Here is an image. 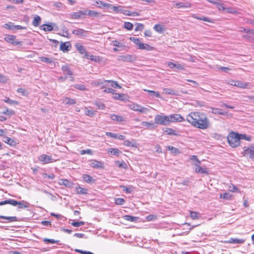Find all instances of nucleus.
Returning <instances> with one entry per match:
<instances>
[{
    "instance_id": "nucleus-1",
    "label": "nucleus",
    "mask_w": 254,
    "mask_h": 254,
    "mask_svg": "<svg viewBox=\"0 0 254 254\" xmlns=\"http://www.w3.org/2000/svg\"><path fill=\"white\" fill-rule=\"evenodd\" d=\"M186 120L193 127L201 129H206L210 125L209 120L206 115L199 112H190L187 116Z\"/></svg>"
},
{
    "instance_id": "nucleus-2",
    "label": "nucleus",
    "mask_w": 254,
    "mask_h": 254,
    "mask_svg": "<svg viewBox=\"0 0 254 254\" xmlns=\"http://www.w3.org/2000/svg\"><path fill=\"white\" fill-rule=\"evenodd\" d=\"M227 140L229 144L232 147L235 148L240 145V138L238 133L230 132L228 135Z\"/></svg>"
},
{
    "instance_id": "nucleus-3",
    "label": "nucleus",
    "mask_w": 254,
    "mask_h": 254,
    "mask_svg": "<svg viewBox=\"0 0 254 254\" xmlns=\"http://www.w3.org/2000/svg\"><path fill=\"white\" fill-rule=\"evenodd\" d=\"M155 124L162 126H168L170 125L169 118L168 116L157 115L154 118Z\"/></svg>"
},
{
    "instance_id": "nucleus-4",
    "label": "nucleus",
    "mask_w": 254,
    "mask_h": 254,
    "mask_svg": "<svg viewBox=\"0 0 254 254\" xmlns=\"http://www.w3.org/2000/svg\"><path fill=\"white\" fill-rule=\"evenodd\" d=\"M244 156H246L249 158L254 159V146L251 145L248 147L245 146L243 148Z\"/></svg>"
},
{
    "instance_id": "nucleus-5",
    "label": "nucleus",
    "mask_w": 254,
    "mask_h": 254,
    "mask_svg": "<svg viewBox=\"0 0 254 254\" xmlns=\"http://www.w3.org/2000/svg\"><path fill=\"white\" fill-rule=\"evenodd\" d=\"M129 107L131 110L140 113H147L149 111V109L148 108L137 104H131L129 105Z\"/></svg>"
},
{
    "instance_id": "nucleus-6",
    "label": "nucleus",
    "mask_w": 254,
    "mask_h": 254,
    "mask_svg": "<svg viewBox=\"0 0 254 254\" xmlns=\"http://www.w3.org/2000/svg\"><path fill=\"white\" fill-rule=\"evenodd\" d=\"M136 59V57L134 55H121L118 57L119 61L126 62H133L135 61Z\"/></svg>"
},
{
    "instance_id": "nucleus-7",
    "label": "nucleus",
    "mask_w": 254,
    "mask_h": 254,
    "mask_svg": "<svg viewBox=\"0 0 254 254\" xmlns=\"http://www.w3.org/2000/svg\"><path fill=\"white\" fill-rule=\"evenodd\" d=\"M86 16V9L79 10L77 12H73L71 14V17L72 19H81L85 17Z\"/></svg>"
},
{
    "instance_id": "nucleus-8",
    "label": "nucleus",
    "mask_w": 254,
    "mask_h": 254,
    "mask_svg": "<svg viewBox=\"0 0 254 254\" xmlns=\"http://www.w3.org/2000/svg\"><path fill=\"white\" fill-rule=\"evenodd\" d=\"M4 40L8 43L13 45H21L22 42L18 41L16 39V37L14 35H8L4 37Z\"/></svg>"
},
{
    "instance_id": "nucleus-9",
    "label": "nucleus",
    "mask_w": 254,
    "mask_h": 254,
    "mask_svg": "<svg viewBox=\"0 0 254 254\" xmlns=\"http://www.w3.org/2000/svg\"><path fill=\"white\" fill-rule=\"evenodd\" d=\"M169 118V123L174 122H184L185 119L180 115L178 114H172L168 116Z\"/></svg>"
},
{
    "instance_id": "nucleus-10",
    "label": "nucleus",
    "mask_w": 254,
    "mask_h": 254,
    "mask_svg": "<svg viewBox=\"0 0 254 254\" xmlns=\"http://www.w3.org/2000/svg\"><path fill=\"white\" fill-rule=\"evenodd\" d=\"M38 159L40 161L43 162L44 164H47L55 161V160L52 158L51 156L44 154L41 155L39 157Z\"/></svg>"
},
{
    "instance_id": "nucleus-11",
    "label": "nucleus",
    "mask_w": 254,
    "mask_h": 254,
    "mask_svg": "<svg viewBox=\"0 0 254 254\" xmlns=\"http://www.w3.org/2000/svg\"><path fill=\"white\" fill-rule=\"evenodd\" d=\"M235 83L234 84V86L243 89H250L251 88V85L249 82H243L241 81L236 80Z\"/></svg>"
},
{
    "instance_id": "nucleus-12",
    "label": "nucleus",
    "mask_w": 254,
    "mask_h": 254,
    "mask_svg": "<svg viewBox=\"0 0 254 254\" xmlns=\"http://www.w3.org/2000/svg\"><path fill=\"white\" fill-rule=\"evenodd\" d=\"M62 69L63 70V73L64 75H70V77L71 78V81L73 80V78L72 77V75H73V72L70 69V68L68 64H65V65H63L62 67Z\"/></svg>"
},
{
    "instance_id": "nucleus-13",
    "label": "nucleus",
    "mask_w": 254,
    "mask_h": 254,
    "mask_svg": "<svg viewBox=\"0 0 254 254\" xmlns=\"http://www.w3.org/2000/svg\"><path fill=\"white\" fill-rule=\"evenodd\" d=\"M100 84H105V85H110L111 86H112L114 88H121V86L120 85H119L117 82L116 81H114L113 80H105L104 81V82H98V85H100Z\"/></svg>"
},
{
    "instance_id": "nucleus-14",
    "label": "nucleus",
    "mask_w": 254,
    "mask_h": 254,
    "mask_svg": "<svg viewBox=\"0 0 254 254\" xmlns=\"http://www.w3.org/2000/svg\"><path fill=\"white\" fill-rule=\"evenodd\" d=\"M90 166L94 168H103V163L96 160H92L90 161Z\"/></svg>"
},
{
    "instance_id": "nucleus-15",
    "label": "nucleus",
    "mask_w": 254,
    "mask_h": 254,
    "mask_svg": "<svg viewBox=\"0 0 254 254\" xmlns=\"http://www.w3.org/2000/svg\"><path fill=\"white\" fill-rule=\"evenodd\" d=\"M111 119L114 121L118 123H122L126 121L125 118L121 116H119L116 114H110Z\"/></svg>"
},
{
    "instance_id": "nucleus-16",
    "label": "nucleus",
    "mask_w": 254,
    "mask_h": 254,
    "mask_svg": "<svg viewBox=\"0 0 254 254\" xmlns=\"http://www.w3.org/2000/svg\"><path fill=\"white\" fill-rule=\"evenodd\" d=\"M71 48V45L69 42L62 43L60 45V49L64 52H68Z\"/></svg>"
},
{
    "instance_id": "nucleus-17",
    "label": "nucleus",
    "mask_w": 254,
    "mask_h": 254,
    "mask_svg": "<svg viewBox=\"0 0 254 254\" xmlns=\"http://www.w3.org/2000/svg\"><path fill=\"white\" fill-rule=\"evenodd\" d=\"M59 184L68 188H72L73 186V183L67 179H60Z\"/></svg>"
},
{
    "instance_id": "nucleus-18",
    "label": "nucleus",
    "mask_w": 254,
    "mask_h": 254,
    "mask_svg": "<svg viewBox=\"0 0 254 254\" xmlns=\"http://www.w3.org/2000/svg\"><path fill=\"white\" fill-rule=\"evenodd\" d=\"M191 6V4L189 2H178L175 3V7L177 8H189Z\"/></svg>"
},
{
    "instance_id": "nucleus-19",
    "label": "nucleus",
    "mask_w": 254,
    "mask_h": 254,
    "mask_svg": "<svg viewBox=\"0 0 254 254\" xmlns=\"http://www.w3.org/2000/svg\"><path fill=\"white\" fill-rule=\"evenodd\" d=\"M18 202V201L16 200L9 199L0 202V205L9 204L13 206H17Z\"/></svg>"
},
{
    "instance_id": "nucleus-20",
    "label": "nucleus",
    "mask_w": 254,
    "mask_h": 254,
    "mask_svg": "<svg viewBox=\"0 0 254 254\" xmlns=\"http://www.w3.org/2000/svg\"><path fill=\"white\" fill-rule=\"evenodd\" d=\"M194 165L195 166V172L200 173L202 174H208V172H207L206 168H202L199 165V164L195 163Z\"/></svg>"
},
{
    "instance_id": "nucleus-21",
    "label": "nucleus",
    "mask_w": 254,
    "mask_h": 254,
    "mask_svg": "<svg viewBox=\"0 0 254 254\" xmlns=\"http://www.w3.org/2000/svg\"><path fill=\"white\" fill-rule=\"evenodd\" d=\"M168 66L171 68H176L178 69L183 70L184 69V67L183 65L179 64H175L173 62H169L168 64Z\"/></svg>"
},
{
    "instance_id": "nucleus-22",
    "label": "nucleus",
    "mask_w": 254,
    "mask_h": 254,
    "mask_svg": "<svg viewBox=\"0 0 254 254\" xmlns=\"http://www.w3.org/2000/svg\"><path fill=\"white\" fill-rule=\"evenodd\" d=\"M18 203L17 206L19 209L27 208L30 206L28 202L24 200L18 201Z\"/></svg>"
},
{
    "instance_id": "nucleus-23",
    "label": "nucleus",
    "mask_w": 254,
    "mask_h": 254,
    "mask_svg": "<svg viewBox=\"0 0 254 254\" xmlns=\"http://www.w3.org/2000/svg\"><path fill=\"white\" fill-rule=\"evenodd\" d=\"M212 113L214 114L220 115H227V112H224L221 109L212 108Z\"/></svg>"
},
{
    "instance_id": "nucleus-24",
    "label": "nucleus",
    "mask_w": 254,
    "mask_h": 254,
    "mask_svg": "<svg viewBox=\"0 0 254 254\" xmlns=\"http://www.w3.org/2000/svg\"><path fill=\"white\" fill-rule=\"evenodd\" d=\"M245 241V239L232 238L227 241V243L232 244H242L244 243Z\"/></svg>"
},
{
    "instance_id": "nucleus-25",
    "label": "nucleus",
    "mask_w": 254,
    "mask_h": 254,
    "mask_svg": "<svg viewBox=\"0 0 254 254\" xmlns=\"http://www.w3.org/2000/svg\"><path fill=\"white\" fill-rule=\"evenodd\" d=\"M86 16L91 17H97L99 16V13L95 11L86 9Z\"/></svg>"
},
{
    "instance_id": "nucleus-26",
    "label": "nucleus",
    "mask_w": 254,
    "mask_h": 254,
    "mask_svg": "<svg viewBox=\"0 0 254 254\" xmlns=\"http://www.w3.org/2000/svg\"><path fill=\"white\" fill-rule=\"evenodd\" d=\"M141 124L142 126L146 127L150 129H154L156 127L153 123L142 122Z\"/></svg>"
},
{
    "instance_id": "nucleus-27",
    "label": "nucleus",
    "mask_w": 254,
    "mask_h": 254,
    "mask_svg": "<svg viewBox=\"0 0 254 254\" xmlns=\"http://www.w3.org/2000/svg\"><path fill=\"white\" fill-rule=\"evenodd\" d=\"M164 93L168 95H178V91L171 88L164 89Z\"/></svg>"
},
{
    "instance_id": "nucleus-28",
    "label": "nucleus",
    "mask_w": 254,
    "mask_h": 254,
    "mask_svg": "<svg viewBox=\"0 0 254 254\" xmlns=\"http://www.w3.org/2000/svg\"><path fill=\"white\" fill-rule=\"evenodd\" d=\"M0 219L7 220L8 221V222H14L18 221V219L16 216H5L3 215H0Z\"/></svg>"
},
{
    "instance_id": "nucleus-29",
    "label": "nucleus",
    "mask_w": 254,
    "mask_h": 254,
    "mask_svg": "<svg viewBox=\"0 0 254 254\" xmlns=\"http://www.w3.org/2000/svg\"><path fill=\"white\" fill-rule=\"evenodd\" d=\"M145 91L147 92L148 94L153 97H157V98H160V95L158 92H156L155 91L147 90V89H144Z\"/></svg>"
},
{
    "instance_id": "nucleus-30",
    "label": "nucleus",
    "mask_w": 254,
    "mask_h": 254,
    "mask_svg": "<svg viewBox=\"0 0 254 254\" xmlns=\"http://www.w3.org/2000/svg\"><path fill=\"white\" fill-rule=\"evenodd\" d=\"M85 32L84 30L80 28L72 31V34L76 36H84V33Z\"/></svg>"
},
{
    "instance_id": "nucleus-31",
    "label": "nucleus",
    "mask_w": 254,
    "mask_h": 254,
    "mask_svg": "<svg viewBox=\"0 0 254 254\" xmlns=\"http://www.w3.org/2000/svg\"><path fill=\"white\" fill-rule=\"evenodd\" d=\"M63 102L65 105H73V104H75L76 103V101L74 99H71V98H68V97H65L64 99Z\"/></svg>"
},
{
    "instance_id": "nucleus-32",
    "label": "nucleus",
    "mask_w": 254,
    "mask_h": 254,
    "mask_svg": "<svg viewBox=\"0 0 254 254\" xmlns=\"http://www.w3.org/2000/svg\"><path fill=\"white\" fill-rule=\"evenodd\" d=\"M75 189L77 193L78 194H85L87 193V190L86 189L81 188L79 185L76 186Z\"/></svg>"
},
{
    "instance_id": "nucleus-33",
    "label": "nucleus",
    "mask_w": 254,
    "mask_h": 254,
    "mask_svg": "<svg viewBox=\"0 0 254 254\" xmlns=\"http://www.w3.org/2000/svg\"><path fill=\"white\" fill-rule=\"evenodd\" d=\"M82 178L83 180L87 183H92L95 182L94 180H93L92 177L89 175H83Z\"/></svg>"
},
{
    "instance_id": "nucleus-34",
    "label": "nucleus",
    "mask_w": 254,
    "mask_h": 254,
    "mask_svg": "<svg viewBox=\"0 0 254 254\" xmlns=\"http://www.w3.org/2000/svg\"><path fill=\"white\" fill-rule=\"evenodd\" d=\"M164 132L168 135H177L178 134L177 131L172 128H166Z\"/></svg>"
},
{
    "instance_id": "nucleus-35",
    "label": "nucleus",
    "mask_w": 254,
    "mask_h": 254,
    "mask_svg": "<svg viewBox=\"0 0 254 254\" xmlns=\"http://www.w3.org/2000/svg\"><path fill=\"white\" fill-rule=\"evenodd\" d=\"M5 140H4V142L10 146H14L16 145V141L11 138L9 137H5Z\"/></svg>"
},
{
    "instance_id": "nucleus-36",
    "label": "nucleus",
    "mask_w": 254,
    "mask_h": 254,
    "mask_svg": "<svg viewBox=\"0 0 254 254\" xmlns=\"http://www.w3.org/2000/svg\"><path fill=\"white\" fill-rule=\"evenodd\" d=\"M41 20V17L39 15H36L34 17L32 24L35 27L38 26L40 24Z\"/></svg>"
},
{
    "instance_id": "nucleus-37",
    "label": "nucleus",
    "mask_w": 254,
    "mask_h": 254,
    "mask_svg": "<svg viewBox=\"0 0 254 254\" xmlns=\"http://www.w3.org/2000/svg\"><path fill=\"white\" fill-rule=\"evenodd\" d=\"M75 47L78 51L81 54H84L86 53V49L84 46L79 44H77L75 45Z\"/></svg>"
},
{
    "instance_id": "nucleus-38",
    "label": "nucleus",
    "mask_w": 254,
    "mask_h": 254,
    "mask_svg": "<svg viewBox=\"0 0 254 254\" xmlns=\"http://www.w3.org/2000/svg\"><path fill=\"white\" fill-rule=\"evenodd\" d=\"M109 153L112 155L118 156L122 152L118 148H110Z\"/></svg>"
},
{
    "instance_id": "nucleus-39",
    "label": "nucleus",
    "mask_w": 254,
    "mask_h": 254,
    "mask_svg": "<svg viewBox=\"0 0 254 254\" xmlns=\"http://www.w3.org/2000/svg\"><path fill=\"white\" fill-rule=\"evenodd\" d=\"M96 3L100 4L101 5L99 6V7H103L106 8H110L112 6V4L109 3L105 2L103 1L99 0L96 1Z\"/></svg>"
},
{
    "instance_id": "nucleus-40",
    "label": "nucleus",
    "mask_w": 254,
    "mask_h": 254,
    "mask_svg": "<svg viewBox=\"0 0 254 254\" xmlns=\"http://www.w3.org/2000/svg\"><path fill=\"white\" fill-rule=\"evenodd\" d=\"M124 218L125 220L130 222H135L137 221L138 217L132 216L129 215H126L124 216Z\"/></svg>"
},
{
    "instance_id": "nucleus-41",
    "label": "nucleus",
    "mask_w": 254,
    "mask_h": 254,
    "mask_svg": "<svg viewBox=\"0 0 254 254\" xmlns=\"http://www.w3.org/2000/svg\"><path fill=\"white\" fill-rule=\"evenodd\" d=\"M195 226H192L191 227H190L189 223H186L183 225V229L187 230L188 231L186 232L187 234H188L190 232V230H191Z\"/></svg>"
},
{
    "instance_id": "nucleus-42",
    "label": "nucleus",
    "mask_w": 254,
    "mask_h": 254,
    "mask_svg": "<svg viewBox=\"0 0 254 254\" xmlns=\"http://www.w3.org/2000/svg\"><path fill=\"white\" fill-rule=\"evenodd\" d=\"M42 27V29L45 31H51L53 30V26L51 24H44Z\"/></svg>"
},
{
    "instance_id": "nucleus-43",
    "label": "nucleus",
    "mask_w": 254,
    "mask_h": 254,
    "mask_svg": "<svg viewBox=\"0 0 254 254\" xmlns=\"http://www.w3.org/2000/svg\"><path fill=\"white\" fill-rule=\"evenodd\" d=\"M85 114L90 117H93L94 116L95 111L90 110L87 108L85 107L84 108Z\"/></svg>"
},
{
    "instance_id": "nucleus-44",
    "label": "nucleus",
    "mask_w": 254,
    "mask_h": 254,
    "mask_svg": "<svg viewBox=\"0 0 254 254\" xmlns=\"http://www.w3.org/2000/svg\"><path fill=\"white\" fill-rule=\"evenodd\" d=\"M110 8H111L113 11H114L116 13H119V12L122 13V10H123L122 6L121 5L115 6H113L112 5V6L110 7Z\"/></svg>"
},
{
    "instance_id": "nucleus-45",
    "label": "nucleus",
    "mask_w": 254,
    "mask_h": 254,
    "mask_svg": "<svg viewBox=\"0 0 254 254\" xmlns=\"http://www.w3.org/2000/svg\"><path fill=\"white\" fill-rule=\"evenodd\" d=\"M120 187L122 189L123 191L127 193H131L132 191V187H127L125 186H121Z\"/></svg>"
},
{
    "instance_id": "nucleus-46",
    "label": "nucleus",
    "mask_w": 254,
    "mask_h": 254,
    "mask_svg": "<svg viewBox=\"0 0 254 254\" xmlns=\"http://www.w3.org/2000/svg\"><path fill=\"white\" fill-rule=\"evenodd\" d=\"M39 60L41 62H45L48 64H52L53 62V60L51 59L44 57H39Z\"/></svg>"
},
{
    "instance_id": "nucleus-47",
    "label": "nucleus",
    "mask_w": 254,
    "mask_h": 254,
    "mask_svg": "<svg viewBox=\"0 0 254 254\" xmlns=\"http://www.w3.org/2000/svg\"><path fill=\"white\" fill-rule=\"evenodd\" d=\"M239 137L240 138V140L241 139H244L249 141H251L252 140V137L250 136L247 135L246 134H240Z\"/></svg>"
},
{
    "instance_id": "nucleus-48",
    "label": "nucleus",
    "mask_w": 254,
    "mask_h": 254,
    "mask_svg": "<svg viewBox=\"0 0 254 254\" xmlns=\"http://www.w3.org/2000/svg\"><path fill=\"white\" fill-rule=\"evenodd\" d=\"M3 27L11 30H13L14 29V25L12 22H8L4 24Z\"/></svg>"
},
{
    "instance_id": "nucleus-49",
    "label": "nucleus",
    "mask_w": 254,
    "mask_h": 254,
    "mask_svg": "<svg viewBox=\"0 0 254 254\" xmlns=\"http://www.w3.org/2000/svg\"><path fill=\"white\" fill-rule=\"evenodd\" d=\"M143 28L144 25L142 24L138 23H135V27L134 28L135 31H141L143 30Z\"/></svg>"
},
{
    "instance_id": "nucleus-50",
    "label": "nucleus",
    "mask_w": 254,
    "mask_h": 254,
    "mask_svg": "<svg viewBox=\"0 0 254 254\" xmlns=\"http://www.w3.org/2000/svg\"><path fill=\"white\" fill-rule=\"evenodd\" d=\"M168 149L169 150L171 151L172 153L177 154L180 153V150L179 149L175 148L172 146H169L168 147Z\"/></svg>"
},
{
    "instance_id": "nucleus-51",
    "label": "nucleus",
    "mask_w": 254,
    "mask_h": 254,
    "mask_svg": "<svg viewBox=\"0 0 254 254\" xmlns=\"http://www.w3.org/2000/svg\"><path fill=\"white\" fill-rule=\"evenodd\" d=\"M4 101L10 105H18V102L15 100H12L9 98H6Z\"/></svg>"
},
{
    "instance_id": "nucleus-52",
    "label": "nucleus",
    "mask_w": 254,
    "mask_h": 254,
    "mask_svg": "<svg viewBox=\"0 0 254 254\" xmlns=\"http://www.w3.org/2000/svg\"><path fill=\"white\" fill-rule=\"evenodd\" d=\"M229 190L231 192H237L239 191V189L235 185L231 184L228 187Z\"/></svg>"
},
{
    "instance_id": "nucleus-53",
    "label": "nucleus",
    "mask_w": 254,
    "mask_h": 254,
    "mask_svg": "<svg viewBox=\"0 0 254 254\" xmlns=\"http://www.w3.org/2000/svg\"><path fill=\"white\" fill-rule=\"evenodd\" d=\"M133 27V24L129 22H125L124 23V28L128 30H131L132 29Z\"/></svg>"
},
{
    "instance_id": "nucleus-54",
    "label": "nucleus",
    "mask_w": 254,
    "mask_h": 254,
    "mask_svg": "<svg viewBox=\"0 0 254 254\" xmlns=\"http://www.w3.org/2000/svg\"><path fill=\"white\" fill-rule=\"evenodd\" d=\"M114 96H113V98L115 99L119 100H124V99L123 98L124 95L123 94H118V93H114Z\"/></svg>"
},
{
    "instance_id": "nucleus-55",
    "label": "nucleus",
    "mask_w": 254,
    "mask_h": 254,
    "mask_svg": "<svg viewBox=\"0 0 254 254\" xmlns=\"http://www.w3.org/2000/svg\"><path fill=\"white\" fill-rule=\"evenodd\" d=\"M231 197V195L228 192L221 193L220 195V197L223 199H229Z\"/></svg>"
},
{
    "instance_id": "nucleus-56",
    "label": "nucleus",
    "mask_w": 254,
    "mask_h": 254,
    "mask_svg": "<svg viewBox=\"0 0 254 254\" xmlns=\"http://www.w3.org/2000/svg\"><path fill=\"white\" fill-rule=\"evenodd\" d=\"M198 213L195 211H191L190 212V217L191 219H192L193 220L198 219Z\"/></svg>"
},
{
    "instance_id": "nucleus-57",
    "label": "nucleus",
    "mask_w": 254,
    "mask_h": 254,
    "mask_svg": "<svg viewBox=\"0 0 254 254\" xmlns=\"http://www.w3.org/2000/svg\"><path fill=\"white\" fill-rule=\"evenodd\" d=\"M125 202V200L122 198H117L115 199V203L117 205H122Z\"/></svg>"
},
{
    "instance_id": "nucleus-58",
    "label": "nucleus",
    "mask_w": 254,
    "mask_h": 254,
    "mask_svg": "<svg viewBox=\"0 0 254 254\" xmlns=\"http://www.w3.org/2000/svg\"><path fill=\"white\" fill-rule=\"evenodd\" d=\"M75 88L79 89L81 91L85 90L86 89L85 86L83 84H74L73 86Z\"/></svg>"
},
{
    "instance_id": "nucleus-59",
    "label": "nucleus",
    "mask_w": 254,
    "mask_h": 254,
    "mask_svg": "<svg viewBox=\"0 0 254 254\" xmlns=\"http://www.w3.org/2000/svg\"><path fill=\"white\" fill-rule=\"evenodd\" d=\"M3 114L8 116H11L14 115L15 112L12 110H9L8 108H6L5 111L3 112Z\"/></svg>"
},
{
    "instance_id": "nucleus-60",
    "label": "nucleus",
    "mask_w": 254,
    "mask_h": 254,
    "mask_svg": "<svg viewBox=\"0 0 254 254\" xmlns=\"http://www.w3.org/2000/svg\"><path fill=\"white\" fill-rule=\"evenodd\" d=\"M43 241L46 243H52V244L58 243L59 242V241H58V240L56 241L54 239H48V238L44 239Z\"/></svg>"
},
{
    "instance_id": "nucleus-61",
    "label": "nucleus",
    "mask_w": 254,
    "mask_h": 254,
    "mask_svg": "<svg viewBox=\"0 0 254 254\" xmlns=\"http://www.w3.org/2000/svg\"><path fill=\"white\" fill-rule=\"evenodd\" d=\"M154 29L156 32L160 33H161L163 31L162 27L160 24L155 25Z\"/></svg>"
},
{
    "instance_id": "nucleus-62",
    "label": "nucleus",
    "mask_w": 254,
    "mask_h": 254,
    "mask_svg": "<svg viewBox=\"0 0 254 254\" xmlns=\"http://www.w3.org/2000/svg\"><path fill=\"white\" fill-rule=\"evenodd\" d=\"M61 35L65 37L69 38V34L68 33V30L66 27H64L63 28V33L61 34Z\"/></svg>"
},
{
    "instance_id": "nucleus-63",
    "label": "nucleus",
    "mask_w": 254,
    "mask_h": 254,
    "mask_svg": "<svg viewBox=\"0 0 254 254\" xmlns=\"http://www.w3.org/2000/svg\"><path fill=\"white\" fill-rule=\"evenodd\" d=\"M157 216L155 215L150 214L146 216V219L148 221H154L156 220Z\"/></svg>"
},
{
    "instance_id": "nucleus-64",
    "label": "nucleus",
    "mask_w": 254,
    "mask_h": 254,
    "mask_svg": "<svg viewBox=\"0 0 254 254\" xmlns=\"http://www.w3.org/2000/svg\"><path fill=\"white\" fill-rule=\"evenodd\" d=\"M74 227H79L81 226H82L84 224V222L83 221H80V222H73L71 224Z\"/></svg>"
}]
</instances>
